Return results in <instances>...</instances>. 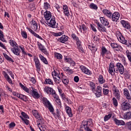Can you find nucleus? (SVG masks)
<instances>
[{"mask_svg":"<svg viewBox=\"0 0 131 131\" xmlns=\"http://www.w3.org/2000/svg\"><path fill=\"white\" fill-rule=\"evenodd\" d=\"M42 53H43L45 55H49V53L48 52V51H47V49L46 48H43L42 50H41Z\"/></svg>","mask_w":131,"mask_h":131,"instance_id":"57","label":"nucleus"},{"mask_svg":"<svg viewBox=\"0 0 131 131\" xmlns=\"http://www.w3.org/2000/svg\"><path fill=\"white\" fill-rule=\"evenodd\" d=\"M90 6L91 9H92L93 10H98V6L94 3L90 4Z\"/></svg>","mask_w":131,"mask_h":131,"instance_id":"49","label":"nucleus"},{"mask_svg":"<svg viewBox=\"0 0 131 131\" xmlns=\"http://www.w3.org/2000/svg\"><path fill=\"white\" fill-rule=\"evenodd\" d=\"M54 56L56 59H58V60H62V59H63V56H62V54L58 53L57 52H55L54 53Z\"/></svg>","mask_w":131,"mask_h":131,"instance_id":"41","label":"nucleus"},{"mask_svg":"<svg viewBox=\"0 0 131 131\" xmlns=\"http://www.w3.org/2000/svg\"><path fill=\"white\" fill-rule=\"evenodd\" d=\"M98 81L100 84H103V83H105L106 80L104 79L103 75H100L98 77Z\"/></svg>","mask_w":131,"mask_h":131,"instance_id":"34","label":"nucleus"},{"mask_svg":"<svg viewBox=\"0 0 131 131\" xmlns=\"http://www.w3.org/2000/svg\"><path fill=\"white\" fill-rule=\"evenodd\" d=\"M116 36L118 40L121 43H123V45H125L127 42V41L125 39V38L123 37V35H122L120 31H117L116 32Z\"/></svg>","mask_w":131,"mask_h":131,"instance_id":"4","label":"nucleus"},{"mask_svg":"<svg viewBox=\"0 0 131 131\" xmlns=\"http://www.w3.org/2000/svg\"><path fill=\"white\" fill-rule=\"evenodd\" d=\"M63 13L66 16H69V9H68V6L67 5L63 6Z\"/></svg>","mask_w":131,"mask_h":131,"instance_id":"33","label":"nucleus"},{"mask_svg":"<svg viewBox=\"0 0 131 131\" xmlns=\"http://www.w3.org/2000/svg\"><path fill=\"white\" fill-rule=\"evenodd\" d=\"M107 71L111 75H115V72L116 73H120V74H123L124 72V67L123 65L120 62L116 63V66L114 65L113 62H111Z\"/></svg>","mask_w":131,"mask_h":131,"instance_id":"1","label":"nucleus"},{"mask_svg":"<svg viewBox=\"0 0 131 131\" xmlns=\"http://www.w3.org/2000/svg\"><path fill=\"white\" fill-rule=\"evenodd\" d=\"M97 98H100L102 96V87L101 86H97L95 91L93 92Z\"/></svg>","mask_w":131,"mask_h":131,"instance_id":"12","label":"nucleus"},{"mask_svg":"<svg viewBox=\"0 0 131 131\" xmlns=\"http://www.w3.org/2000/svg\"><path fill=\"white\" fill-rule=\"evenodd\" d=\"M20 47H18V46L11 48V52L14 54V55H16V56H18V57H20V54L21 53V50H20Z\"/></svg>","mask_w":131,"mask_h":131,"instance_id":"11","label":"nucleus"},{"mask_svg":"<svg viewBox=\"0 0 131 131\" xmlns=\"http://www.w3.org/2000/svg\"><path fill=\"white\" fill-rule=\"evenodd\" d=\"M66 111L69 117H73V114H72V110L69 106H66Z\"/></svg>","mask_w":131,"mask_h":131,"instance_id":"24","label":"nucleus"},{"mask_svg":"<svg viewBox=\"0 0 131 131\" xmlns=\"http://www.w3.org/2000/svg\"><path fill=\"white\" fill-rule=\"evenodd\" d=\"M60 96L61 97V99H62V100H66V97L65 96V94L64 93H62L60 95Z\"/></svg>","mask_w":131,"mask_h":131,"instance_id":"62","label":"nucleus"},{"mask_svg":"<svg viewBox=\"0 0 131 131\" xmlns=\"http://www.w3.org/2000/svg\"><path fill=\"white\" fill-rule=\"evenodd\" d=\"M111 46L113 49H114L115 50H116V51H119V49L121 48V46H118L117 43H112L111 44Z\"/></svg>","mask_w":131,"mask_h":131,"instance_id":"35","label":"nucleus"},{"mask_svg":"<svg viewBox=\"0 0 131 131\" xmlns=\"http://www.w3.org/2000/svg\"><path fill=\"white\" fill-rule=\"evenodd\" d=\"M39 58L40 60L44 63V64H46V65H48L49 64V62H48V60H47V58L45 57L42 55L39 54Z\"/></svg>","mask_w":131,"mask_h":131,"instance_id":"30","label":"nucleus"},{"mask_svg":"<svg viewBox=\"0 0 131 131\" xmlns=\"http://www.w3.org/2000/svg\"><path fill=\"white\" fill-rule=\"evenodd\" d=\"M102 13H103L104 16L107 17L108 19H111V18H112V15L113 13H112V12H111L110 10H108L107 9H103L102 10Z\"/></svg>","mask_w":131,"mask_h":131,"instance_id":"18","label":"nucleus"},{"mask_svg":"<svg viewBox=\"0 0 131 131\" xmlns=\"http://www.w3.org/2000/svg\"><path fill=\"white\" fill-rule=\"evenodd\" d=\"M44 92L46 93V94H48V95H51V96H53V97H54V95L57 94V93H56V91H55V90L48 86H46L44 88Z\"/></svg>","mask_w":131,"mask_h":131,"instance_id":"5","label":"nucleus"},{"mask_svg":"<svg viewBox=\"0 0 131 131\" xmlns=\"http://www.w3.org/2000/svg\"><path fill=\"white\" fill-rule=\"evenodd\" d=\"M124 119H126V120H128L129 119H131V112H127L124 114L123 115Z\"/></svg>","mask_w":131,"mask_h":131,"instance_id":"31","label":"nucleus"},{"mask_svg":"<svg viewBox=\"0 0 131 131\" xmlns=\"http://www.w3.org/2000/svg\"><path fill=\"white\" fill-rule=\"evenodd\" d=\"M68 40V36L64 35H62L60 38H58V41L62 42V43H65L66 41Z\"/></svg>","mask_w":131,"mask_h":131,"instance_id":"27","label":"nucleus"},{"mask_svg":"<svg viewBox=\"0 0 131 131\" xmlns=\"http://www.w3.org/2000/svg\"><path fill=\"white\" fill-rule=\"evenodd\" d=\"M80 68L81 71H82L83 73H85V74H87L88 75H91V74H92V72L88 68H85V67L82 66Z\"/></svg>","mask_w":131,"mask_h":131,"instance_id":"22","label":"nucleus"},{"mask_svg":"<svg viewBox=\"0 0 131 131\" xmlns=\"http://www.w3.org/2000/svg\"><path fill=\"white\" fill-rule=\"evenodd\" d=\"M114 122L116 125H125V122L123 121L122 120H118L116 118L114 119Z\"/></svg>","mask_w":131,"mask_h":131,"instance_id":"28","label":"nucleus"},{"mask_svg":"<svg viewBox=\"0 0 131 131\" xmlns=\"http://www.w3.org/2000/svg\"><path fill=\"white\" fill-rule=\"evenodd\" d=\"M52 75L53 78L54 77H57V78H60V76H61V75H60V72L58 70H54V71L52 73Z\"/></svg>","mask_w":131,"mask_h":131,"instance_id":"26","label":"nucleus"},{"mask_svg":"<svg viewBox=\"0 0 131 131\" xmlns=\"http://www.w3.org/2000/svg\"><path fill=\"white\" fill-rule=\"evenodd\" d=\"M31 26H32V30H34V31H37V28L38 27V25L34 19L32 20Z\"/></svg>","mask_w":131,"mask_h":131,"instance_id":"25","label":"nucleus"},{"mask_svg":"<svg viewBox=\"0 0 131 131\" xmlns=\"http://www.w3.org/2000/svg\"><path fill=\"white\" fill-rule=\"evenodd\" d=\"M21 115L23 116V117H24L25 118H27L28 119L29 118V117H28V115H27V114H26V113H24V112H22L21 113Z\"/></svg>","mask_w":131,"mask_h":131,"instance_id":"58","label":"nucleus"},{"mask_svg":"<svg viewBox=\"0 0 131 131\" xmlns=\"http://www.w3.org/2000/svg\"><path fill=\"white\" fill-rule=\"evenodd\" d=\"M22 120L24 121L25 123H26L27 125H28V124H29V120L26 119H24V118H22Z\"/></svg>","mask_w":131,"mask_h":131,"instance_id":"59","label":"nucleus"},{"mask_svg":"<svg viewBox=\"0 0 131 131\" xmlns=\"http://www.w3.org/2000/svg\"><path fill=\"white\" fill-rule=\"evenodd\" d=\"M57 78V77H54L53 78L54 82L56 83V84H60V82H61V76H59V78Z\"/></svg>","mask_w":131,"mask_h":131,"instance_id":"44","label":"nucleus"},{"mask_svg":"<svg viewBox=\"0 0 131 131\" xmlns=\"http://www.w3.org/2000/svg\"><path fill=\"white\" fill-rule=\"evenodd\" d=\"M98 29L99 31L102 32H106V31H107V29H106V28L102 24L98 27Z\"/></svg>","mask_w":131,"mask_h":131,"instance_id":"39","label":"nucleus"},{"mask_svg":"<svg viewBox=\"0 0 131 131\" xmlns=\"http://www.w3.org/2000/svg\"><path fill=\"white\" fill-rule=\"evenodd\" d=\"M83 128L85 129V130L87 131H93L91 128H90V127H83Z\"/></svg>","mask_w":131,"mask_h":131,"instance_id":"64","label":"nucleus"},{"mask_svg":"<svg viewBox=\"0 0 131 131\" xmlns=\"http://www.w3.org/2000/svg\"><path fill=\"white\" fill-rule=\"evenodd\" d=\"M90 86L93 92H95L96 89V84L94 82H90Z\"/></svg>","mask_w":131,"mask_h":131,"instance_id":"51","label":"nucleus"},{"mask_svg":"<svg viewBox=\"0 0 131 131\" xmlns=\"http://www.w3.org/2000/svg\"><path fill=\"white\" fill-rule=\"evenodd\" d=\"M47 22L49 26L52 27L53 28H55V27L56 26V18L54 16H53L51 20L49 21L48 20Z\"/></svg>","mask_w":131,"mask_h":131,"instance_id":"15","label":"nucleus"},{"mask_svg":"<svg viewBox=\"0 0 131 131\" xmlns=\"http://www.w3.org/2000/svg\"><path fill=\"white\" fill-rule=\"evenodd\" d=\"M100 20L101 24H102L103 26H108V27H110V23H109V21H108V19H107L105 17H100Z\"/></svg>","mask_w":131,"mask_h":131,"instance_id":"13","label":"nucleus"},{"mask_svg":"<svg viewBox=\"0 0 131 131\" xmlns=\"http://www.w3.org/2000/svg\"><path fill=\"white\" fill-rule=\"evenodd\" d=\"M62 34H64V31L59 32L58 33H52V35H53L54 36H61Z\"/></svg>","mask_w":131,"mask_h":131,"instance_id":"45","label":"nucleus"},{"mask_svg":"<svg viewBox=\"0 0 131 131\" xmlns=\"http://www.w3.org/2000/svg\"><path fill=\"white\" fill-rule=\"evenodd\" d=\"M44 17L47 21H49L52 18V13L50 11H46L44 12Z\"/></svg>","mask_w":131,"mask_h":131,"instance_id":"23","label":"nucleus"},{"mask_svg":"<svg viewBox=\"0 0 131 131\" xmlns=\"http://www.w3.org/2000/svg\"><path fill=\"white\" fill-rule=\"evenodd\" d=\"M42 123L40 124L39 125H38V124H37L38 127H39L40 130L41 131H47V128L45 127V120H43Z\"/></svg>","mask_w":131,"mask_h":131,"instance_id":"32","label":"nucleus"},{"mask_svg":"<svg viewBox=\"0 0 131 131\" xmlns=\"http://www.w3.org/2000/svg\"><path fill=\"white\" fill-rule=\"evenodd\" d=\"M72 38L76 41V43L78 46V49L80 50V51H81L82 52V47H81V42L80 40H79V38L77 36H76V34L73 33L72 34Z\"/></svg>","mask_w":131,"mask_h":131,"instance_id":"6","label":"nucleus"},{"mask_svg":"<svg viewBox=\"0 0 131 131\" xmlns=\"http://www.w3.org/2000/svg\"><path fill=\"white\" fill-rule=\"evenodd\" d=\"M44 8L45 10H48V9L51 8V5H50L48 2H46L44 3Z\"/></svg>","mask_w":131,"mask_h":131,"instance_id":"52","label":"nucleus"},{"mask_svg":"<svg viewBox=\"0 0 131 131\" xmlns=\"http://www.w3.org/2000/svg\"><path fill=\"white\" fill-rule=\"evenodd\" d=\"M17 98H19V99H20V100H23V101H25V102L27 101V96L21 94L17 95Z\"/></svg>","mask_w":131,"mask_h":131,"instance_id":"36","label":"nucleus"},{"mask_svg":"<svg viewBox=\"0 0 131 131\" xmlns=\"http://www.w3.org/2000/svg\"><path fill=\"white\" fill-rule=\"evenodd\" d=\"M81 29L83 30V31H86L88 28H86L85 25H82L80 28V32H82V30H81Z\"/></svg>","mask_w":131,"mask_h":131,"instance_id":"46","label":"nucleus"},{"mask_svg":"<svg viewBox=\"0 0 131 131\" xmlns=\"http://www.w3.org/2000/svg\"><path fill=\"white\" fill-rule=\"evenodd\" d=\"M62 81L64 84H68V83L69 82V80H68V79H66L64 80H62Z\"/></svg>","mask_w":131,"mask_h":131,"instance_id":"60","label":"nucleus"},{"mask_svg":"<svg viewBox=\"0 0 131 131\" xmlns=\"http://www.w3.org/2000/svg\"><path fill=\"white\" fill-rule=\"evenodd\" d=\"M64 61H66V62H67L68 63H70L72 62V59L70 58H64Z\"/></svg>","mask_w":131,"mask_h":131,"instance_id":"56","label":"nucleus"},{"mask_svg":"<svg viewBox=\"0 0 131 131\" xmlns=\"http://www.w3.org/2000/svg\"><path fill=\"white\" fill-rule=\"evenodd\" d=\"M53 97L55 99V100L57 103V106H59V107H61V100H60V98H59V96L56 94L53 96Z\"/></svg>","mask_w":131,"mask_h":131,"instance_id":"29","label":"nucleus"},{"mask_svg":"<svg viewBox=\"0 0 131 131\" xmlns=\"http://www.w3.org/2000/svg\"><path fill=\"white\" fill-rule=\"evenodd\" d=\"M2 74L4 76L5 79H6L8 82H9V83H10V84H13V81H12V79H11V78H10V76H9L8 73H7V72H6L5 71H3L2 72Z\"/></svg>","mask_w":131,"mask_h":131,"instance_id":"19","label":"nucleus"},{"mask_svg":"<svg viewBox=\"0 0 131 131\" xmlns=\"http://www.w3.org/2000/svg\"><path fill=\"white\" fill-rule=\"evenodd\" d=\"M9 43H10V46L12 47V48H15V47H17L18 46L17 42H16L15 40H13L12 39L9 40Z\"/></svg>","mask_w":131,"mask_h":131,"instance_id":"37","label":"nucleus"},{"mask_svg":"<svg viewBox=\"0 0 131 131\" xmlns=\"http://www.w3.org/2000/svg\"><path fill=\"white\" fill-rule=\"evenodd\" d=\"M126 124L127 127V129L131 130V121L127 122Z\"/></svg>","mask_w":131,"mask_h":131,"instance_id":"53","label":"nucleus"},{"mask_svg":"<svg viewBox=\"0 0 131 131\" xmlns=\"http://www.w3.org/2000/svg\"><path fill=\"white\" fill-rule=\"evenodd\" d=\"M111 117H112V114H110L108 115H106L104 117V121H108V120H109V119H110Z\"/></svg>","mask_w":131,"mask_h":131,"instance_id":"48","label":"nucleus"},{"mask_svg":"<svg viewBox=\"0 0 131 131\" xmlns=\"http://www.w3.org/2000/svg\"><path fill=\"white\" fill-rule=\"evenodd\" d=\"M120 22L124 28L128 30L130 29V24H129V23H128V21H125L124 20H122Z\"/></svg>","mask_w":131,"mask_h":131,"instance_id":"17","label":"nucleus"},{"mask_svg":"<svg viewBox=\"0 0 131 131\" xmlns=\"http://www.w3.org/2000/svg\"><path fill=\"white\" fill-rule=\"evenodd\" d=\"M120 17V14L118 12H114L112 16L111 19H112V21L114 22H118V20H119V17Z\"/></svg>","mask_w":131,"mask_h":131,"instance_id":"14","label":"nucleus"},{"mask_svg":"<svg viewBox=\"0 0 131 131\" xmlns=\"http://www.w3.org/2000/svg\"><path fill=\"white\" fill-rule=\"evenodd\" d=\"M21 34L23 38H25L26 39V38H27V37H28L27 33L26 31H22L21 32Z\"/></svg>","mask_w":131,"mask_h":131,"instance_id":"50","label":"nucleus"},{"mask_svg":"<svg viewBox=\"0 0 131 131\" xmlns=\"http://www.w3.org/2000/svg\"><path fill=\"white\" fill-rule=\"evenodd\" d=\"M91 27L92 28V30L94 31V32H97V29H96V28H95V27L92 25H91Z\"/></svg>","mask_w":131,"mask_h":131,"instance_id":"63","label":"nucleus"},{"mask_svg":"<svg viewBox=\"0 0 131 131\" xmlns=\"http://www.w3.org/2000/svg\"><path fill=\"white\" fill-rule=\"evenodd\" d=\"M102 90H103V92L104 95H107L109 94V90L104 89V88Z\"/></svg>","mask_w":131,"mask_h":131,"instance_id":"54","label":"nucleus"},{"mask_svg":"<svg viewBox=\"0 0 131 131\" xmlns=\"http://www.w3.org/2000/svg\"><path fill=\"white\" fill-rule=\"evenodd\" d=\"M123 93L125 98L127 100V102H128V103H131V96L128 90H127V89H124L123 90Z\"/></svg>","mask_w":131,"mask_h":131,"instance_id":"9","label":"nucleus"},{"mask_svg":"<svg viewBox=\"0 0 131 131\" xmlns=\"http://www.w3.org/2000/svg\"><path fill=\"white\" fill-rule=\"evenodd\" d=\"M15 126H16V124L14 122H12L9 124V128H13Z\"/></svg>","mask_w":131,"mask_h":131,"instance_id":"55","label":"nucleus"},{"mask_svg":"<svg viewBox=\"0 0 131 131\" xmlns=\"http://www.w3.org/2000/svg\"><path fill=\"white\" fill-rule=\"evenodd\" d=\"M82 124L83 127H89V126L93 124V120L90 119L88 121H83Z\"/></svg>","mask_w":131,"mask_h":131,"instance_id":"21","label":"nucleus"},{"mask_svg":"<svg viewBox=\"0 0 131 131\" xmlns=\"http://www.w3.org/2000/svg\"><path fill=\"white\" fill-rule=\"evenodd\" d=\"M27 29L29 31V32H30V33H31V34H33L35 37H37V38H39V39L42 40V38L39 36V35L37 34V33H35L34 31H33L30 28L27 27Z\"/></svg>","mask_w":131,"mask_h":131,"instance_id":"16","label":"nucleus"},{"mask_svg":"<svg viewBox=\"0 0 131 131\" xmlns=\"http://www.w3.org/2000/svg\"><path fill=\"white\" fill-rule=\"evenodd\" d=\"M45 82V84H50L51 85H54V81H53L52 79H46Z\"/></svg>","mask_w":131,"mask_h":131,"instance_id":"40","label":"nucleus"},{"mask_svg":"<svg viewBox=\"0 0 131 131\" xmlns=\"http://www.w3.org/2000/svg\"><path fill=\"white\" fill-rule=\"evenodd\" d=\"M34 61L35 63L36 69L37 71H40V68H41V66L40 64V61L38 57H34Z\"/></svg>","mask_w":131,"mask_h":131,"instance_id":"10","label":"nucleus"},{"mask_svg":"<svg viewBox=\"0 0 131 131\" xmlns=\"http://www.w3.org/2000/svg\"><path fill=\"white\" fill-rule=\"evenodd\" d=\"M121 109L123 111H127V110H130L131 109V105L129 102H126L124 101L121 104Z\"/></svg>","mask_w":131,"mask_h":131,"instance_id":"8","label":"nucleus"},{"mask_svg":"<svg viewBox=\"0 0 131 131\" xmlns=\"http://www.w3.org/2000/svg\"><path fill=\"white\" fill-rule=\"evenodd\" d=\"M113 95L117 100H120V91H119V89L115 85H114L113 87Z\"/></svg>","mask_w":131,"mask_h":131,"instance_id":"7","label":"nucleus"},{"mask_svg":"<svg viewBox=\"0 0 131 131\" xmlns=\"http://www.w3.org/2000/svg\"><path fill=\"white\" fill-rule=\"evenodd\" d=\"M42 101L43 104L45 105V106H46L47 108H48L50 112H51V113L54 112L55 109H54L53 105H52L51 102H50L48 100V99H47V98L43 97L42 99Z\"/></svg>","mask_w":131,"mask_h":131,"instance_id":"2","label":"nucleus"},{"mask_svg":"<svg viewBox=\"0 0 131 131\" xmlns=\"http://www.w3.org/2000/svg\"><path fill=\"white\" fill-rule=\"evenodd\" d=\"M38 47H39V50H40L41 51L43 50V49H45V47H43L42 45H41V43H39Z\"/></svg>","mask_w":131,"mask_h":131,"instance_id":"61","label":"nucleus"},{"mask_svg":"<svg viewBox=\"0 0 131 131\" xmlns=\"http://www.w3.org/2000/svg\"><path fill=\"white\" fill-rule=\"evenodd\" d=\"M3 55L5 58V59H6V60H7V61H8V62H10L11 63H14V60H13L11 57H10L9 55H7V54L6 53H3Z\"/></svg>","mask_w":131,"mask_h":131,"instance_id":"38","label":"nucleus"},{"mask_svg":"<svg viewBox=\"0 0 131 131\" xmlns=\"http://www.w3.org/2000/svg\"><path fill=\"white\" fill-rule=\"evenodd\" d=\"M31 91L32 95L34 98H36V99H38V98H39V94L37 92V90L32 87Z\"/></svg>","mask_w":131,"mask_h":131,"instance_id":"20","label":"nucleus"},{"mask_svg":"<svg viewBox=\"0 0 131 131\" xmlns=\"http://www.w3.org/2000/svg\"><path fill=\"white\" fill-rule=\"evenodd\" d=\"M32 114L35 118L37 119V124L39 125L41 123H43L42 122L43 119H42V117H41V115L39 113H38V112L36 110H33L32 111Z\"/></svg>","mask_w":131,"mask_h":131,"instance_id":"3","label":"nucleus"},{"mask_svg":"<svg viewBox=\"0 0 131 131\" xmlns=\"http://www.w3.org/2000/svg\"><path fill=\"white\" fill-rule=\"evenodd\" d=\"M113 103L115 107H117L118 106V101H117V99H116L115 97L113 98Z\"/></svg>","mask_w":131,"mask_h":131,"instance_id":"47","label":"nucleus"},{"mask_svg":"<svg viewBox=\"0 0 131 131\" xmlns=\"http://www.w3.org/2000/svg\"><path fill=\"white\" fill-rule=\"evenodd\" d=\"M106 53H107V49H106L105 47H102L101 48V56H102V57H104Z\"/></svg>","mask_w":131,"mask_h":131,"instance_id":"42","label":"nucleus"},{"mask_svg":"<svg viewBox=\"0 0 131 131\" xmlns=\"http://www.w3.org/2000/svg\"><path fill=\"white\" fill-rule=\"evenodd\" d=\"M119 57L121 58V60L123 63L124 65H127V62H126V60H125V57H124L123 55L119 56Z\"/></svg>","mask_w":131,"mask_h":131,"instance_id":"43","label":"nucleus"}]
</instances>
